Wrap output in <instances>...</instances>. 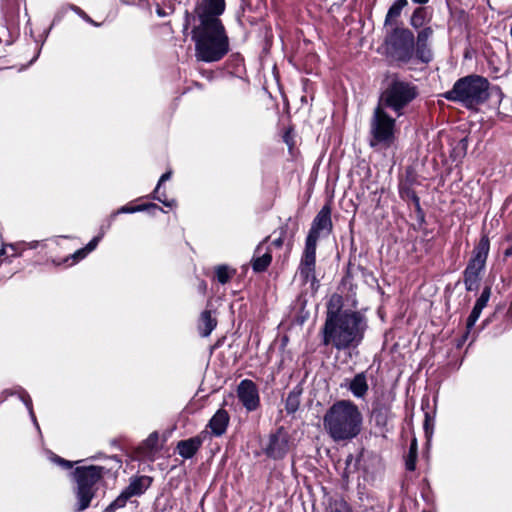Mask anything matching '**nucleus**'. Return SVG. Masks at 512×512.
<instances>
[{"instance_id": "obj_1", "label": "nucleus", "mask_w": 512, "mask_h": 512, "mask_svg": "<svg viewBox=\"0 0 512 512\" xmlns=\"http://www.w3.org/2000/svg\"><path fill=\"white\" fill-rule=\"evenodd\" d=\"M225 6V0H201L192 13L185 12L183 33L192 25L191 38L198 61L217 62L229 52V38L219 18Z\"/></svg>"}, {"instance_id": "obj_2", "label": "nucleus", "mask_w": 512, "mask_h": 512, "mask_svg": "<svg viewBox=\"0 0 512 512\" xmlns=\"http://www.w3.org/2000/svg\"><path fill=\"white\" fill-rule=\"evenodd\" d=\"M368 329V319L360 311L347 310V314L325 321L322 343L338 351L357 348Z\"/></svg>"}, {"instance_id": "obj_3", "label": "nucleus", "mask_w": 512, "mask_h": 512, "mask_svg": "<svg viewBox=\"0 0 512 512\" xmlns=\"http://www.w3.org/2000/svg\"><path fill=\"white\" fill-rule=\"evenodd\" d=\"M323 426L333 441H351L361 433L363 415L353 401L338 400L326 410Z\"/></svg>"}, {"instance_id": "obj_4", "label": "nucleus", "mask_w": 512, "mask_h": 512, "mask_svg": "<svg viewBox=\"0 0 512 512\" xmlns=\"http://www.w3.org/2000/svg\"><path fill=\"white\" fill-rule=\"evenodd\" d=\"M489 85V81L482 76L468 75L458 79L452 89L444 93V98L472 109L488 99Z\"/></svg>"}, {"instance_id": "obj_5", "label": "nucleus", "mask_w": 512, "mask_h": 512, "mask_svg": "<svg viewBox=\"0 0 512 512\" xmlns=\"http://www.w3.org/2000/svg\"><path fill=\"white\" fill-rule=\"evenodd\" d=\"M384 50L386 57L398 66L417 64L415 35L406 28L396 26L387 31L384 38Z\"/></svg>"}, {"instance_id": "obj_6", "label": "nucleus", "mask_w": 512, "mask_h": 512, "mask_svg": "<svg viewBox=\"0 0 512 512\" xmlns=\"http://www.w3.org/2000/svg\"><path fill=\"white\" fill-rule=\"evenodd\" d=\"M418 96L419 90L414 83L394 76L381 92L377 105L390 109L400 117Z\"/></svg>"}, {"instance_id": "obj_7", "label": "nucleus", "mask_w": 512, "mask_h": 512, "mask_svg": "<svg viewBox=\"0 0 512 512\" xmlns=\"http://www.w3.org/2000/svg\"><path fill=\"white\" fill-rule=\"evenodd\" d=\"M105 468L90 465L79 466L72 472L76 482V504L74 510L82 512L86 510L97 492V484L103 478Z\"/></svg>"}, {"instance_id": "obj_8", "label": "nucleus", "mask_w": 512, "mask_h": 512, "mask_svg": "<svg viewBox=\"0 0 512 512\" xmlns=\"http://www.w3.org/2000/svg\"><path fill=\"white\" fill-rule=\"evenodd\" d=\"M396 119L379 105L369 120V146L374 149L389 148L395 141Z\"/></svg>"}, {"instance_id": "obj_9", "label": "nucleus", "mask_w": 512, "mask_h": 512, "mask_svg": "<svg viewBox=\"0 0 512 512\" xmlns=\"http://www.w3.org/2000/svg\"><path fill=\"white\" fill-rule=\"evenodd\" d=\"M489 250V238L483 235L474 247L472 257L463 272V282L467 291H476L479 288L481 273L485 269Z\"/></svg>"}, {"instance_id": "obj_10", "label": "nucleus", "mask_w": 512, "mask_h": 512, "mask_svg": "<svg viewBox=\"0 0 512 512\" xmlns=\"http://www.w3.org/2000/svg\"><path fill=\"white\" fill-rule=\"evenodd\" d=\"M316 268V248L305 246L295 277L299 278L303 285L309 284V290L314 294L319 281L315 275Z\"/></svg>"}, {"instance_id": "obj_11", "label": "nucleus", "mask_w": 512, "mask_h": 512, "mask_svg": "<svg viewBox=\"0 0 512 512\" xmlns=\"http://www.w3.org/2000/svg\"><path fill=\"white\" fill-rule=\"evenodd\" d=\"M332 228L331 208L329 205H324L312 221L311 228L306 237L305 246L316 248L321 233L325 232L329 234Z\"/></svg>"}, {"instance_id": "obj_12", "label": "nucleus", "mask_w": 512, "mask_h": 512, "mask_svg": "<svg viewBox=\"0 0 512 512\" xmlns=\"http://www.w3.org/2000/svg\"><path fill=\"white\" fill-rule=\"evenodd\" d=\"M290 437L283 427L276 430L269 436L268 445L265 453L269 458L274 460L283 459L290 449Z\"/></svg>"}, {"instance_id": "obj_13", "label": "nucleus", "mask_w": 512, "mask_h": 512, "mask_svg": "<svg viewBox=\"0 0 512 512\" xmlns=\"http://www.w3.org/2000/svg\"><path fill=\"white\" fill-rule=\"evenodd\" d=\"M434 30L430 26L421 28L415 36L416 61L428 64L433 60L431 40Z\"/></svg>"}, {"instance_id": "obj_14", "label": "nucleus", "mask_w": 512, "mask_h": 512, "mask_svg": "<svg viewBox=\"0 0 512 512\" xmlns=\"http://www.w3.org/2000/svg\"><path fill=\"white\" fill-rule=\"evenodd\" d=\"M237 397L247 412H253L260 406L258 387L250 379H244L238 384Z\"/></svg>"}, {"instance_id": "obj_15", "label": "nucleus", "mask_w": 512, "mask_h": 512, "mask_svg": "<svg viewBox=\"0 0 512 512\" xmlns=\"http://www.w3.org/2000/svg\"><path fill=\"white\" fill-rule=\"evenodd\" d=\"M341 387L349 390L355 398L364 399L369 390L367 372L362 371L357 373L352 379H345Z\"/></svg>"}, {"instance_id": "obj_16", "label": "nucleus", "mask_w": 512, "mask_h": 512, "mask_svg": "<svg viewBox=\"0 0 512 512\" xmlns=\"http://www.w3.org/2000/svg\"><path fill=\"white\" fill-rule=\"evenodd\" d=\"M205 437L206 435L202 433L195 437L179 441L177 444L178 454L185 459L192 458L201 447Z\"/></svg>"}, {"instance_id": "obj_17", "label": "nucleus", "mask_w": 512, "mask_h": 512, "mask_svg": "<svg viewBox=\"0 0 512 512\" xmlns=\"http://www.w3.org/2000/svg\"><path fill=\"white\" fill-rule=\"evenodd\" d=\"M230 416L225 409H218L209 420L208 427L211 429L212 435L219 437L223 435L228 427Z\"/></svg>"}, {"instance_id": "obj_18", "label": "nucleus", "mask_w": 512, "mask_h": 512, "mask_svg": "<svg viewBox=\"0 0 512 512\" xmlns=\"http://www.w3.org/2000/svg\"><path fill=\"white\" fill-rule=\"evenodd\" d=\"M152 478L149 476H138L131 478L129 485L124 489L128 496H140L150 487Z\"/></svg>"}, {"instance_id": "obj_19", "label": "nucleus", "mask_w": 512, "mask_h": 512, "mask_svg": "<svg viewBox=\"0 0 512 512\" xmlns=\"http://www.w3.org/2000/svg\"><path fill=\"white\" fill-rule=\"evenodd\" d=\"M217 318L210 310H204L198 320V332L201 337H208L217 326Z\"/></svg>"}, {"instance_id": "obj_20", "label": "nucleus", "mask_w": 512, "mask_h": 512, "mask_svg": "<svg viewBox=\"0 0 512 512\" xmlns=\"http://www.w3.org/2000/svg\"><path fill=\"white\" fill-rule=\"evenodd\" d=\"M297 230L298 223L289 218L286 224L280 228V236L272 241V245L276 248H280L287 239L288 244H291Z\"/></svg>"}, {"instance_id": "obj_21", "label": "nucleus", "mask_w": 512, "mask_h": 512, "mask_svg": "<svg viewBox=\"0 0 512 512\" xmlns=\"http://www.w3.org/2000/svg\"><path fill=\"white\" fill-rule=\"evenodd\" d=\"M343 298L339 294L331 295L328 303H327V312L325 321H329L334 319L335 317H341L344 314H347V310H343Z\"/></svg>"}, {"instance_id": "obj_22", "label": "nucleus", "mask_w": 512, "mask_h": 512, "mask_svg": "<svg viewBox=\"0 0 512 512\" xmlns=\"http://www.w3.org/2000/svg\"><path fill=\"white\" fill-rule=\"evenodd\" d=\"M399 193L403 199H409L414 203L415 209L417 213L420 215V220L424 221V213L420 205V198L418 197L414 189L411 187V185H408L407 183L401 184L399 188Z\"/></svg>"}, {"instance_id": "obj_23", "label": "nucleus", "mask_w": 512, "mask_h": 512, "mask_svg": "<svg viewBox=\"0 0 512 512\" xmlns=\"http://www.w3.org/2000/svg\"><path fill=\"white\" fill-rule=\"evenodd\" d=\"M389 411L390 409L387 405L376 401L372 404L371 418L375 421L376 425L384 426L387 423Z\"/></svg>"}, {"instance_id": "obj_24", "label": "nucleus", "mask_w": 512, "mask_h": 512, "mask_svg": "<svg viewBox=\"0 0 512 512\" xmlns=\"http://www.w3.org/2000/svg\"><path fill=\"white\" fill-rule=\"evenodd\" d=\"M302 390L299 387L293 388L285 400V410L288 414L295 413L300 406V397Z\"/></svg>"}, {"instance_id": "obj_25", "label": "nucleus", "mask_w": 512, "mask_h": 512, "mask_svg": "<svg viewBox=\"0 0 512 512\" xmlns=\"http://www.w3.org/2000/svg\"><path fill=\"white\" fill-rule=\"evenodd\" d=\"M408 4L407 0H396L388 9V12L385 17L384 25L388 26L393 23V21L401 15V12L404 7Z\"/></svg>"}, {"instance_id": "obj_26", "label": "nucleus", "mask_w": 512, "mask_h": 512, "mask_svg": "<svg viewBox=\"0 0 512 512\" xmlns=\"http://www.w3.org/2000/svg\"><path fill=\"white\" fill-rule=\"evenodd\" d=\"M272 255L269 251L263 255L254 256L252 259V268L255 272H264L271 264Z\"/></svg>"}, {"instance_id": "obj_27", "label": "nucleus", "mask_w": 512, "mask_h": 512, "mask_svg": "<svg viewBox=\"0 0 512 512\" xmlns=\"http://www.w3.org/2000/svg\"><path fill=\"white\" fill-rule=\"evenodd\" d=\"M427 20V11L425 7L416 8L410 18V25L414 29L422 28Z\"/></svg>"}, {"instance_id": "obj_28", "label": "nucleus", "mask_w": 512, "mask_h": 512, "mask_svg": "<svg viewBox=\"0 0 512 512\" xmlns=\"http://www.w3.org/2000/svg\"><path fill=\"white\" fill-rule=\"evenodd\" d=\"M131 497L128 496V494L126 493L125 490H123L120 495L113 501L111 502L107 507L106 509L104 510V512H115L117 509H120L122 507H124L127 502L129 501Z\"/></svg>"}, {"instance_id": "obj_29", "label": "nucleus", "mask_w": 512, "mask_h": 512, "mask_svg": "<svg viewBox=\"0 0 512 512\" xmlns=\"http://www.w3.org/2000/svg\"><path fill=\"white\" fill-rule=\"evenodd\" d=\"M216 278L219 283L226 284L235 273V270H230L227 265H219L215 269Z\"/></svg>"}, {"instance_id": "obj_30", "label": "nucleus", "mask_w": 512, "mask_h": 512, "mask_svg": "<svg viewBox=\"0 0 512 512\" xmlns=\"http://www.w3.org/2000/svg\"><path fill=\"white\" fill-rule=\"evenodd\" d=\"M416 460H417V444L416 440L410 445L408 455L406 457L405 466L408 471H414L416 468Z\"/></svg>"}, {"instance_id": "obj_31", "label": "nucleus", "mask_w": 512, "mask_h": 512, "mask_svg": "<svg viewBox=\"0 0 512 512\" xmlns=\"http://www.w3.org/2000/svg\"><path fill=\"white\" fill-rule=\"evenodd\" d=\"M39 245V241H31V242H19L10 245V247L15 251L14 255L20 256L22 252L26 249H36Z\"/></svg>"}, {"instance_id": "obj_32", "label": "nucleus", "mask_w": 512, "mask_h": 512, "mask_svg": "<svg viewBox=\"0 0 512 512\" xmlns=\"http://www.w3.org/2000/svg\"><path fill=\"white\" fill-rule=\"evenodd\" d=\"M482 310H483V308L474 305L470 315L468 316L467 322H466L467 334L474 327L475 323L477 322V320L479 319V317L482 313Z\"/></svg>"}, {"instance_id": "obj_33", "label": "nucleus", "mask_w": 512, "mask_h": 512, "mask_svg": "<svg viewBox=\"0 0 512 512\" xmlns=\"http://www.w3.org/2000/svg\"><path fill=\"white\" fill-rule=\"evenodd\" d=\"M331 512H352L350 505L342 498L335 499L330 504Z\"/></svg>"}, {"instance_id": "obj_34", "label": "nucleus", "mask_w": 512, "mask_h": 512, "mask_svg": "<svg viewBox=\"0 0 512 512\" xmlns=\"http://www.w3.org/2000/svg\"><path fill=\"white\" fill-rule=\"evenodd\" d=\"M147 207H148L147 205H137V206L125 205V206H122L121 208H119L116 212H114L111 215V221L118 214H121V213H135V212H139V211H145Z\"/></svg>"}, {"instance_id": "obj_35", "label": "nucleus", "mask_w": 512, "mask_h": 512, "mask_svg": "<svg viewBox=\"0 0 512 512\" xmlns=\"http://www.w3.org/2000/svg\"><path fill=\"white\" fill-rule=\"evenodd\" d=\"M490 296H491V288L489 286H486L483 289L480 297L476 300L475 305L484 309L490 299Z\"/></svg>"}, {"instance_id": "obj_36", "label": "nucleus", "mask_w": 512, "mask_h": 512, "mask_svg": "<svg viewBox=\"0 0 512 512\" xmlns=\"http://www.w3.org/2000/svg\"><path fill=\"white\" fill-rule=\"evenodd\" d=\"M21 400L23 401V403L27 407V409L29 411V414H30V416L32 418V421L34 422L35 426L37 427V429H39V425L37 423L35 414L33 412L32 400H31L30 396L26 392H23L22 395H21Z\"/></svg>"}, {"instance_id": "obj_37", "label": "nucleus", "mask_w": 512, "mask_h": 512, "mask_svg": "<svg viewBox=\"0 0 512 512\" xmlns=\"http://www.w3.org/2000/svg\"><path fill=\"white\" fill-rule=\"evenodd\" d=\"M89 253L86 251L85 247L84 248H81L79 250H77L75 253H73L72 255L66 257L64 260H63V263H68L70 259H72V263L71 264H75L77 262H79L80 260L84 259Z\"/></svg>"}, {"instance_id": "obj_38", "label": "nucleus", "mask_w": 512, "mask_h": 512, "mask_svg": "<svg viewBox=\"0 0 512 512\" xmlns=\"http://www.w3.org/2000/svg\"><path fill=\"white\" fill-rule=\"evenodd\" d=\"M89 253L86 251L85 247L84 248H81L79 250H77L75 253H73L72 255L66 257L64 260H63V263H68L70 259H72V263L71 264H75L77 262H79L80 260L84 259Z\"/></svg>"}, {"instance_id": "obj_39", "label": "nucleus", "mask_w": 512, "mask_h": 512, "mask_svg": "<svg viewBox=\"0 0 512 512\" xmlns=\"http://www.w3.org/2000/svg\"><path fill=\"white\" fill-rule=\"evenodd\" d=\"M50 460L53 463L61 466L63 469H71L73 467V462L66 460L56 454H53V453L50 456Z\"/></svg>"}, {"instance_id": "obj_40", "label": "nucleus", "mask_w": 512, "mask_h": 512, "mask_svg": "<svg viewBox=\"0 0 512 512\" xmlns=\"http://www.w3.org/2000/svg\"><path fill=\"white\" fill-rule=\"evenodd\" d=\"M153 199L161 202L163 205H165L166 207H173L175 205V201L174 200H167L166 198V193L164 191H159L158 194H155L153 192Z\"/></svg>"}, {"instance_id": "obj_41", "label": "nucleus", "mask_w": 512, "mask_h": 512, "mask_svg": "<svg viewBox=\"0 0 512 512\" xmlns=\"http://www.w3.org/2000/svg\"><path fill=\"white\" fill-rule=\"evenodd\" d=\"M103 236V233L95 236L86 246L85 249L88 253L92 252L98 245L99 241L101 240Z\"/></svg>"}, {"instance_id": "obj_42", "label": "nucleus", "mask_w": 512, "mask_h": 512, "mask_svg": "<svg viewBox=\"0 0 512 512\" xmlns=\"http://www.w3.org/2000/svg\"><path fill=\"white\" fill-rule=\"evenodd\" d=\"M171 174H172V173H171V171H167V172H165V173L160 177V179H159V181H158V184H157L156 188L154 189V193H155V194H158V193H159L162 183H163V182H165V181H167V180H169V179L171 178Z\"/></svg>"}, {"instance_id": "obj_43", "label": "nucleus", "mask_w": 512, "mask_h": 512, "mask_svg": "<svg viewBox=\"0 0 512 512\" xmlns=\"http://www.w3.org/2000/svg\"><path fill=\"white\" fill-rule=\"evenodd\" d=\"M157 441H158V435H157V433H156V432L152 433V434L148 437V439L146 440L147 444H148V445H151V446H152V445H154V444H156V443H157Z\"/></svg>"}, {"instance_id": "obj_44", "label": "nucleus", "mask_w": 512, "mask_h": 512, "mask_svg": "<svg viewBox=\"0 0 512 512\" xmlns=\"http://www.w3.org/2000/svg\"><path fill=\"white\" fill-rule=\"evenodd\" d=\"M148 207L146 208V210H159V211H163V209L161 207H159L157 204H154V203H149V204H146Z\"/></svg>"}, {"instance_id": "obj_45", "label": "nucleus", "mask_w": 512, "mask_h": 512, "mask_svg": "<svg viewBox=\"0 0 512 512\" xmlns=\"http://www.w3.org/2000/svg\"><path fill=\"white\" fill-rule=\"evenodd\" d=\"M504 256H505V257H510V256H512V244H511L509 247H507V248L505 249V251H504Z\"/></svg>"}, {"instance_id": "obj_46", "label": "nucleus", "mask_w": 512, "mask_h": 512, "mask_svg": "<svg viewBox=\"0 0 512 512\" xmlns=\"http://www.w3.org/2000/svg\"><path fill=\"white\" fill-rule=\"evenodd\" d=\"M199 289L204 293L207 289V285L204 281H201L200 285H199Z\"/></svg>"}, {"instance_id": "obj_47", "label": "nucleus", "mask_w": 512, "mask_h": 512, "mask_svg": "<svg viewBox=\"0 0 512 512\" xmlns=\"http://www.w3.org/2000/svg\"><path fill=\"white\" fill-rule=\"evenodd\" d=\"M460 144L462 146V149L463 150H466V147H467V139L466 138H463L461 141H460Z\"/></svg>"}, {"instance_id": "obj_48", "label": "nucleus", "mask_w": 512, "mask_h": 512, "mask_svg": "<svg viewBox=\"0 0 512 512\" xmlns=\"http://www.w3.org/2000/svg\"><path fill=\"white\" fill-rule=\"evenodd\" d=\"M428 426H429L428 415L426 414V420H425V423H424V428H425L426 434H428Z\"/></svg>"}, {"instance_id": "obj_49", "label": "nucleus", "mask_w": 512, "mask_h": 512, "mask_svg": "<svg viewBox=\"0 0 512 512\" xmlns=\"http://www.w3.org/2000/svg\"><path fill=\"white\" fill-rule=\"evenodd\" d=\"M262 247H263V243H260L256 249H255V254H260L261 250H262Z\"/></svg>"}, {"instance_id": "obj_50", "label": "nucleus", "mask_w": 512, "mask_h": 512, "mask_svg": "<svg viewBox=\"0 0 512 512\" xmlns=\"http://www.w3.org/2000/svg\"><path fill=\"white\" fill-rule=\"evenodd\" d=\"M429 0H412V2L416 3V4H426Z\"/></svg>"}, {"instance_id": "obj_51", "label": "nucleus", "mask_w": 512, "mask_h": 512, "mask_svg": "<svg viewBox=\"0 0 512 512\" xmlns=\"http://www.w3.org/2000/svg\"><path fill=\"white\" fill-rule=\"evenodd\" d=\"M157 14L160 16V17H164L166 15V13L163 11V9L161 8H157Z\"/></svg>"}, {"instance_id": "obj_52", "label": "nucleus", "mask_w": 512, "mask_h": 512, "mask_svg": "<svg viewBox=\"0 0 512 512\" xmlns=\"http://www.w3.org/2000/svg\"><path fill=\"white\" fill-rule=\"evenodd\" d=\"M352 459H353V456L349 455L347 460H346L347 467L350 465V462L352 461Z\"/></svg>"}, {"instance_id": "obj_53", "label": "nucleus", "mask_w": 512, "mask_h": 512, "mask_svg": "<svg viewBox=\"0 0 512 512\" xmlns=\"http://www.w3.org/2000/svg\"><path fill=\"white\" fill-rule=\"evenodd\" d=\"M85 19H86L87 21H89L90 23H94V22H93V20H91V19H90V18H88L87 16L85 17Z\"/></svg>"}]
</instances>
